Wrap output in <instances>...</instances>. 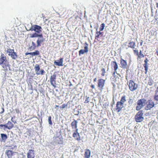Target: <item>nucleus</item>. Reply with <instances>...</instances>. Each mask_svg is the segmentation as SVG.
<instances>
[{
    "label": "nucleus",
    "instance_id": "nucleus-14",
    "mask_svg": "<svg viewBox=\"0 0 158 158\" xmlns=\"http://www.w3.org/2000/svg\"><path fill=\"white\" fill-rule=\"evenodd\" d=\"M14 126V124L10 121H8L7 124H4L5 128L4 129L7 128L9 130H10L13 128Z\"/></svg>",
    "mask_w": 158,
    "mask_h": 158
},
{
    "label": "nucleus",
    "instance_id": "nucleus-4",
    "mask_svg": "<svg viewBox=\"0 0 158 158\" xmlns=\"http://www.w3.org/2000/svg\"><path fill=\"white\" fill-rule=\"evenodd\" d=\"M7 52L8 53V55L13 59H16L17 57V56L16 52H14V49H11L8 48L7 50Z\"/></svg>",
    "mask_w": 158,
    "mask_h": 158
},
{
    "label": "nucleus",
    "instance_id": "nucleus-31",
    "mask_svg": "<svg viewBox=\"0 0 158 158\" xmlns=\"http://www.w3.org/2000/svg\"><path fill=\"white\" fill-rule=\"evenodd\" d=\"M102 34V32L100 31H97L95 34V37L96 38H98L99 36Z\"/></svg>",
    "mask_w": 158,
    "mask_h": 158
},
{
    "label": "nucleus",
    "instance_id": "nucleus-40",
    "mask_svg": "<svg viewBox=\"0 0 158 158\" xmlns=\"http://www.w3.org/2000/svg\"><path fill=\"white\" fill-rule=\"evenodd\" d=\"M15 111L16 113L19 114L20 113V111L19 108H16L15 109Z\"/></svg>",
    "mask_w": 158,
    "mask_h": 158
},
{
    "label": "nucleus",
    "instance_id": "nucleus-7",
    "mask_svg": "<svg viewBox=\"0 0 158 158\" xmlns=\"http://www.w3.org/2000/svg\"><path fill=\"white\" fill-rule=\"evenodd\" d=\"M128 85L129 89L131 91L136 90L138 87L137 85L132 80L130 81Z\"/></svg>",
    "mask_w": 158,
    "mask_h": 158
},
{
    "label": "nucleus",
    "instance_id": "nucleus-36",
    "mask_svg": "<svg viewBox=\"0 0 158 158\" xmlns=\"http://www.w3.org/2000/svg\"><path fill=\"white\" fill-rule=\"evenodd\" d=\"M67 106V104H64L62 105V106H60V108L61 109H63L64 108L66 107Z\"/></svg>",
    "mask_w": 158,
    "mask_h": 158
},
{
    "label": "nucleus",
    "instance_id": "nucleus-3",
    "mask_svg": "<svg viewBox=\"0 0 158 158\" xmlns=\"http://www.w3.org/2000/svg\"><path fill=\"white\" fill-rule=\"evenodd\" d=\"M147 102V101L145 99H140L137 102V105L136 109L137 110H140L144 106Z\"/></svg>",
    "mask_w": 158,
    "mask_h": 158
},
{
    "label": "nucleus",
    "instance_id": "nucleus-45",
    "mask_svg": "<svg viewBox=\"0 0 158 158\" xmlns=\"http://www.w3.org/2000/svg\"><path fill=\"white\" fill-rule=\"evenodd\" d=\"M30 52H26L25 53V55H30Z\"/></svg>",
    "mask_w": 158,
    "mask_h": 158
},
{
    "label": "nucleus",
    "instance_id": "nucleus-8",
    "mask_svg": "<svg viewBox=\"0 0 158 158\" xmlns=\"http://www.w3.org/2000/svg\"><path fill=\"white\" fill-rule=\"evenodd\" d=\"M31 31H34L37 33H40L42 31V28L41 26L34 25L31 27Z\"/></svg>",
    "mask_w": 158,
    "mask_h": 158
},
{
    "label": "nucleus",
    "instance_id": "nucleus-10",
    "mask_svg": "<svg viewBox=\"0 0 158 158\" xmlns=\"http://www.w3.org/2000/svg\"><path fill=\"white\" fill-rule=\"evenodd\" d=\"M34 151L32 149L29 150L27 154V158H35Z\"/></svg>",
    "mask_w": 158,
    "mask_h": 158
},
{
    "label": "nucleus",
    "instance_id": "nucleus-34",
    "mask_svg": "<svg viewBox=\"0 0 158 158\" xmlns=\"http://www.w3.org/2000/svg\"><path fill=\"white\" fill-rule=\"evenodd\" d=\"M102 76H105V73H106V71H105V69L104 68H102Z\"/></svg>",
    "mask_w": 158,
    "mask_h": 158
},
{
    "label": "nucleus",
    "instance_id": "nucleus-9",
    "mask_svg": "<svg viewBox=\"0 0 158 158\" xmlns=\"http://www.w3.org/2000/svg\"><path fill=\"white\" fill-rule=\"evenodd\" d=\"M56 75L55 74H54L51 76L50 78V82L51 85H52L54 88H56Z\"/></svg>",
    "mask_w": 158,
    "mask_h": 158
},
{
    "label": "nucleus",
    "instance_id": "nucleus-33",
    "mask_svg": "<svg viewBox=\"0 0 158 158\" xmlns=\"http://www.w3.org/2000/svg\"><path fill=\"white\" fill-rule=\"evenodd\" d=\"M153 81L152 80H148V84L150 86H151L153 84Z\"/></svg>",
    "mask_w": 158,
    "mask_h": 158
},
{
    "label": "nucleus",
    "instance_id": "nucleus-37",
    "mask_svg": "<svg viewBox=\"0 0 158 158\" xmlns=\"http://www.w3.org/2000/svg\"><path fill=\"white\" fill-rule=\"evenodd\" d=\"M148 60L147 59H146L145 60H144L145 64H143V66H148L147 64H148Z\"/></svg>",
    "mask_w": 158,
    "mask_h": 158
},
{
    "label": "nucleus",
    "instance_id": "nucleus-21",
    "mask_svg": "<svg viewBox=\"0 0 158 158\" xmlns=\"http://www.w3.org/2000/svg\"><path fill=\"white\" fill-rule=\"evenodd\" d=\"M39 36H42V34H41L40 35H39L37 34L36 33H34L33 34H30V38H34V37H36Z\"/></svg>",
    "mask_w": 158,
    "mask_h": 158
},
{
    "label": "nucleus",
    "instance_id": "nucleus-2",
    "mask_svg": "<svg viewBox=\"0 0 158 158\" xmlns=\"http://www.w3.org/2000/svg\"><path fill=\"white\" fill-rule=\"evenodd\" d=\"M53 142L55 144H62L63 143V138L61 134L57 133L53 137Z\"/></svg>",
    "mask_w": 158,
    "mask_h": 158
},
{
    "label": "nucleus",
    "instance_id": "nucleus-43",
    "mask_svg": "<svg viewBox=\"0 0 158 158\" xmlns=\"http://www.w3.org/2000/svg\"><path fill=\"white\" fill-rule=\"evenodd\" d=\"M89 97L86 98V99L85 100V102L88 103L89 102Z\"/></svg>",
    "mask_w": 158,
    "mask_h": 158
},
{
    "label": "nucleus",
    "instance_id": "nucleus-23",
    "mask_svg": "<svg viewBox=\"0 0 158 158\" xmlns=\"http://www.w3.org/2000/svg\"><path fill=\"white\" fill-rule=\"evenodd\" d=\"M6 154L9 158L10 157L13 155L12 151L10 150H7L6 152Z\"/></svg>",
    "mask_w": 158,
    "mask_h": 158
},
{
    "label": "nucleus",
    "instance_id": "nucleus-20",
    "mask_svg": "<svg viewBox=\"0 0 158 158\" xmlns=\"http://www.w3.org/2000/svg\"><path fill=\"white\" fill-rule=\"evenodd\" d=\"M91 154L90 150L89 149H87L85 150V156L86 158H89Z\"/></svg>",
    "mask_w": 158,
    "mask_h": 158
},
{
    "label": "nucleus",
    "instance_id": "nucleus-49",
    "mask_svg": "<svg viewBox=\"0 0 158 158\" xmlns=\"http://www.w3.org/2000/svg\"><path fill=\"white\" fill-rule=\"evenodd\" d=\"M156 6L158 8V3H156Z\"/></svg>",
    "mask_w": 158,
    "mask_h": 158
},
{
    "label": "nucleus",
    "instance_id": "nucleus-30",
    "mask_svg": "<svg viewBox=\"0 0 158 158\" xmlns=\"http://www.w3.org/2000/svg\"><path fill=\"white\" fill-rule=\"evenodd\" d=\"M105 26V25L104 23H102L100 25V31H102L104 29V28Z\"/></svg>",
    "mask_w": 158,
    "mask_h": 158
},
{
    "label": "nucleus",
    "instance_id": "nucleus-53",
    "mask_svg": "<svg viewBox=\"0 0 158 158\" xmlns=\"http://www.w3.org/2000/svg\"><path fill=\"white\" fill-rule=\"evenodd\" d=\"M131 99H130V100L129 101V102H130V101H131Z\"/></svg>",
    "mask_w": 158,
    "mask_h": 158
},
{
    "label": "nucleus",
    "instance_id": "nucleus-41",
    "mask_svg": "<svg viewBox=\"0 0 158 158\" xmlns=\"http://www.w3.org/2000/svg\"><path fill=\"white\" fill-rule=\"evenodd\" d=\"M144 57V55H143V54L142 53H141V51H140V52H139V57Z\"/></svg>",
    "mask_w": 158,
    "mask_h": 158
},
{
    "label": "nucleus",
    "instance_id": "nucleus-46",
    "mask_svg": "<svg viewBox=\"0 0 158 158\" xmlns=\"http://www.w3.org/2000/svg\"><path fill=\"white\" fill-rule=\"evenodd\" d=\"M13 117H12L11 118V120L12 122H14L15 123H16V121L15 122H14V121L13 120Z\"/></svg>",
    "mask_w": 158,
    "mask_h": 158
},
{
    "label": "nucleus",
    "instance_id": "nucleus-19",
    "mask_svg": "<svg viewBox=\"0 0 158 158\" xmlns=\"http://www.w3.org/2000/svg\"><path fill=\"white\" fill-rule=\"evenodd\" d=\"M121 67L124 69L126 68L127 66V63L126 61L121 59L120 60Z\"/></svg>",
    "mask_w": 158,
    "mask_h": 158
},
{
    "label": "nucleus",
    "instance_id": "nucleus-1",
    "mask_svg": "<svg viewBox=\"0 0 158 158\" xmlns=\"http://www.w3.org/2000/svg\"><path fill=\"white\" fill-rule=\"evenodd\" d=\"M0 65L5 70H7L9 65L7 58L3 53H2L0 56Z\"/></svg>",
    "mask_w": 158,
    "mask_h": 158
},
{
    "label": "nucleus",
    "instance_id": "nucleus-25",
    "mask_svg": "<svg viewBox=\"0 0 158 158\" xmlns=\"http://www.w3.org/2000/svg\"><path fill=\"white\" fill-rule=\"evenodd\" d=\"M126 101V97L125 96H124L122 97L120 101L119 102L123 105Z\"/></svg>",
    "mask_w": 158,
    "mask_h": 158
},
{
    "label": "nucleus",
    "instance_id": "nucleus-27",
    "mask_svg": "<svg viewBox=\"0 0 158 158\" xmlns=\"http://www.w3.org/2000/svg\"><path fill=\"white\" fill-rule=\"evenodd\" d=\"M30 55H31L32 56H34L38 55H39L40 52L38 50H36L35 52H30Z\"/></svg>",
    "mask_w": 158,
    "mask_h": 158
},
{
    "label": "nucleus",
    "instance_id": "nucleus-50",
    "mask_svg": "<svg viewBox=\"0 0 158 158\" xmlns=\"http://www.w3.org/2000/svg\"><path fill=\"white\" fill-rule=\"evenodd\" d=\"M134 51L137 52V54H138V52L136 50H134Z\"/></svg>",
    "mask_w": 158,
    "mask_h": 158
},
{
    "label": "nucleus",
    "instance_id": "nucleus-54",
    "mask_svg": "<svg viewBox=\"0 0 158 158\" xmlns=\"http://www.w3.org/2000/svg\"><path fill=\"white\" fill-rule=\"evenodd\" d=\"M126 78L127 79V77H126Z\"/></svg>",
    "mask_w": 158,
    "mask_h": 158
},
{
    "label": "nucleus",
    "instance_id": "nucleus-55",
    "mask_svg": "<svg viewBox=\"0 0 158 158\" xmlns=\"http://www.w3.org/2000/svg\"><path fill=\"white\" fill-rule=\"evenodd\" d=\"M71 85V84H70V85H69L70 86V85Z\"/></svg>",
    "mask_w": 158,
    "mask_h": 158
},
{
    "label": "nucleus",
    "instance_id": "nucleus-52",
    "mask_svg": "<svg viewBox=\"0 0 158 158\" xmlns=\"http://www.w3.org/2000/svg\"><path fill=\"white\" fill-rule=\"evenodd\" d=\"M96 78H95V79H94V81H96Z\"/></svg>",
    "mask_w": 158,
    "mask_h": 158
},
{
    "label": "nucleus",
    "instance_id": "nucleus-11",
    "mask_svg": "<svg viewBox=\"0 0 158 158\" xmlns=\"http://www.w3.org/2000/svg\"><path fill=\"white\" fill-rule=\"evenodd\" d=\"M155 104L154 102H152V100H150L148 102V103L147 104V106L146 107V110H150L154 106Z\"/></svg>",
    "mask_w": 158,
    "mask_h": 158
},
{
    "label": "nucleus",
    "instance_id": "nucleus-32",
    "mask_svg": "<svg viewBox=\"0 0 158 158\" xmlns=\"http://www.w3.org/2000/svg\"><path fill=\"white\" fill-rule=\"evenodd\" d=\"M48 121L49 123V124L51 125L52 124V123L51 120V116H49L48 117Z\"/></svg>",
    "mask_w": 158,
    "mask_h": 158
},
{
    "label": "nucleus",
    "instance_id": "nucleus-28",
    "mask_svg": "<svg viewBox=\"0 0 158 158\" xmlns=\"http://www.w3.org/2000/svg\"><path fill=\"white\" fill-rule=\"evenodd\" d=\"M154 99L155 100L158 101V91L157 90H156L155 91Z\"/></svg>",
    "mask_w": 158,
    "mask_h": 158
},
{
    "label": "nucleus",
    "instance_id": "nucleus-39",
    "mask_svg": "<svg viewBox=\"0 0 158 158\" xmlns=\"http://www.w3.org/2000/svg\"><path fill=\"white\" fill-rule=\"evenodd\" d=\"M85 48V52H87L88 51V48L87 46H85L84 47Z\"/></svg>",
    "mask_w": 158,
    "mask_h": 158
},
{
    "label": "nucleus",
    "instance_id": "nucleus-44",
    "mask_svg": "<svg viewBox=\"0 0 158 158\" xmlns=\"http://www.w3.org/2000/svg\"><path fill=\"white\" fill-rule=\"evenodd\" d=\"M3 127H4V124L0 125V128H2Z\"/></svg>",
    "mask_w": 158,
    "mask_h": 158
},
{
    "label": "nucleus",
    "instance_id": "nucleus-47",
    "mask_svg": "<svg viewBox=\"0 0 158 158\" xmlns=\"http://www.w3.org/2000/svg\"><path fill=\"white\" fill-rule=\"evenodd\" d=\"M91 87H92V88H93V89L94 88V85H91Z\"/></svg>",
    "mask_w": 158,
    "mask_h": 158
},
{
    "label": "nucleus",
    "instance_id": "nucleus-38",
    "mask_svg": "<svg viewBox=\"0 0 158 158\" xmlns=\"http://www.w3.org/2000/svg\"><path fill=\"white\" fill-rule=\"evenodd\" d=\"M4 108L2 107L0 109V114H2L4 113Z\"/></svg>",
    "mask_w": 158,
    "mask_h": 158
},
{
    "label": "nucleus",
    "instance_id": "nucleus-24",
    "mask_svg": "<svg viewBox=\"0 0 158 158\" xmlns=\"http://www.w3.org/2000/svg\"><path fill=\"white\" fill-rule=\"evenodd\" d=\"M1 135L2 140L4 142L5 141L7 138V135L4 134L2 133L1 134Z\"/></svg>",
    "mask_w": 158,
    "mask_h": 158
},
{
    "label": "nucleus",
    "instance_id": "nucleus-22",
    "mask_svg": "<svg viewBox=\"0 0 158 158\" xmlns=\"http://www.w3.org/2000/svg\"><path fill=\"white\" fill-rule=\"evenodd\" d=\"M36 47V46L35 43L34 42H32L31 45L29 47V49L31 50H33L35 49Z\"/></svg>",
    "mask_w": 158,
    "mask_h": 158
},
{
    "label": "nucleus",
    "instance_id": "nucleus-18",
    "mask_svg": "<svg viewBox=\"0 0 158 158\" xmlns=\"http://www.w3.org/2000/svg\"><path fill=\"white\" fill-rule=\"evenodd\" d=\"M111 64L112 67H113L114 69V71L113 73V74H114L116 73L117 70L118 68V65L116 62L115 61H112Z\"/></svg>",
    "mask_w": 158,
    "mask_h": 158
},
{
    "label": "nucleus",
    "instance_id": "nucleus-13",
    "mask_svg": "<svg viewBox=\"0 0 158 158\" xmlns=\"http://www.w3.org/2000/svg\"><path fill=\"white\" fill-rule=\"evenodd\" d=\"M39 37L40 38H39L37 40V46L38 47L41 46V44H42L45 40V39L43 38L42 35V36H39Z\"/></svg>",
    "mask_w": 158,
    "mask_h": 158
},
{
    "label": "nucleus",
    "instance_id": "nucleus-17",
    "mask_svg": "<svg viewBox=\"0 0 158 158\" xmlns=\"http://www.w3.org/2000/svg\"><path fill=\"white\" fill-rule=\"evenodd\" d=\"M123 105L120 102H118L116 104V109L117 110L118 112H120L122 108L123 107Z\"/></svg>",
    "mask_w": 158,
    "mask_h": 158
},
{
    "label": "nucleus",
    "instance_id": "nucleus-15",
    "mask_svg": "<svg viewBox=\"0 0 158 158\" xmlns=\"http://www.w3.org/2000/svg\"><path fill=\"white\" fill-rule=\"evenodd\" d=\"M63 58H61L57 61H55L54 64L57 66H61L63 65Z\"/></svg>",
    "mask_w": 158,
    "mask_h": 158
},
{
    "label": "nucleus",
    "instance_id": "nucleus-42",
    "mask_svg": "<svg viewBox=\"0 0 158 158\" xmlns=\"http://www.w3.org/2000/svg\"><path fill=\"white\" fill-rule=\"evenodd\" d=\"M144 68H145V70L146 71V73L148 71V66H144Z\"/></svg>",
    "mask_w": 158,
    "mask_h": 158
},
{
    "label": "nucleus",
    "instance_id": "nucleus-48",
    "mask_svg": "<svg viewBox=\"0 0 158 158\" xmlns=\"http://www.w3.org/2000/svg\"><path fill=\"white\" fill-rule=\"evenodd\" d=\"M59 107V106L58 105H56L55 106V108H56V107Z\"/></svg>",
    "mask_w": 158,
    "mask_h": 158
},
{
    "label": "nucleus",
    "instance_id": "nucleus-16",
    "mask_svg": "<svg viewBox=\"0 0 158 158\" xmlns=\"http://www.w3.org/2000/svg\"><path fill=\"white\" fill-rule=\"evenodd\" d=\"M77 130L78 129H77L76 131L73 134V136L78 141H80L81 140V138L79 134L77 132Z\"/></svg>",
    "mask_w": 158,
    "mask_h": 158
},
{
    "label": "nucleus",
    "instance_id": "nucleus-35",
    "mask_svg": "<svg viewBox=\"0 0 158 158\" xmlns=\"http://www.w3.org/2000/svg\"><path fill=\"white\" fill-rule=\"evenodd\" d=\"M85 52V50L83 49H81L79 51V54H84Z\"/></svg>",
    "mask_w": 158,
    "mask_h": 158
},
{
    "label": "nucleus",
    "instance_id": "nucleus-5",
    "mask_svg": "<svg viewBox=\"0 0 158 158\" xmlns=\"http://www.w3.org/2000/svg\"><path fill=\"white\" fill-rule=\"evenodd\" d=\"M34 69L37 75H43L45 72L43 69H41L40 70V66L38 64H36L35 65Z\"/></svg>",
    "mask_w": 158,
    "mask_h": 158
},
{
    "label": "nucleus",
    "instance_id": "nucleus-26",
    "mask_svg": "<svg viewBox=\"0 0 158 158\" xmlns=\"http://www.w3.org/2000/svg\"><path fill=\"white\" fill-rule=\"evenodd\" d=\"M77 122L76 121L73 122L71 123V126L73 129H76L77 127Z\"/></svg>",
    "mask_w": 158,
    "mask_h": 158
},
{
    "label": "nucleus",
    "instance_id": "nucleus-12",
    "mask_svg": "<svg viewBox=\"0 0 158 158\" xmlns=\"http://www.w3.org/2000/svg\"><path fill=\"white\" fill-rule=\"evenodd\" d=\"M105 80L101 79L99 80L98 83V86L100 89L101 90H102L103 87L105 85Z\"/></svg>",
    "mask_w": 158,
    "mask_h": 158
},
{
    "label": "nucleus",
    "instance_id": "nucleus-6",
    "mask_svg": "<svg viewBox=\"0 0 158 158\" xmlns=\"http://www.w3.org/2000/svg\"><path fill=\"white\" fill-rule=\"evenodd\" d=\"M143 113L140 112L139 111L135 116V120L137 122H140L142 121L143 119Z\"/></svg>",
    "mask_w": 158,
    "mask_h": 158
},
{
    "label": "nucleus",
    "instance_id": "nucleus-51",
    "mask_svg": "<svg viewBox=\"0 0 158 158\" xmlns=\"http://www.w3.org/2000/svg\"><path fill=\"white\" fill-rule=\"evenodd\" d=\"M156 90H157L158 91V86H157V89Z\"/></svg>",
    "mask_w": 158,
    "mask_h": 158
},
{
    "label": "nucleus",
    "instance_id": "nucleus-29",
    "mask_svg": "<svg viewBox=\"0 0 158 158\" xmlns=\"http://www.w3.org/2000/svg\"><path fill=\"white\" fill-rule=\"evenodd\" d=\"M135 43L134 42H130L129 43V47L131 48H134L135 47Z\"/></svg>",
    "mask_w": 158,
    "mask_h": 158
}]
</instances>
